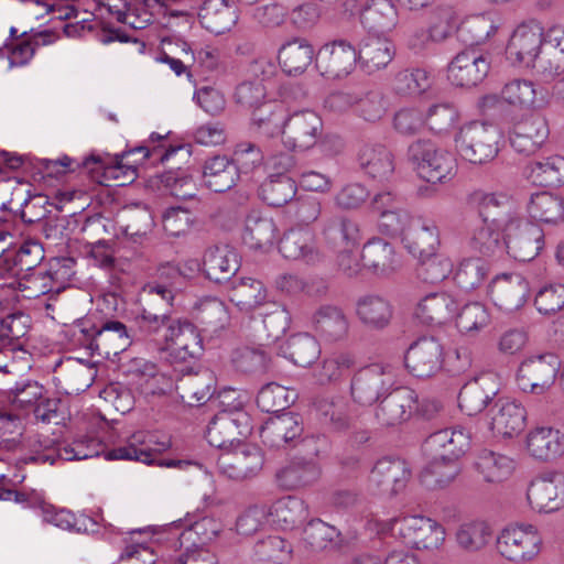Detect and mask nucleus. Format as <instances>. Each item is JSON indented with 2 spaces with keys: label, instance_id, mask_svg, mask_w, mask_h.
<instances>
[{
  "label": "nucleus",
  "instance_id": "nucleus-1",
  "mask_svg": "<svg viewBox=\"0 0 564 564\" xmlns=\"http://www.w3.org/2000/svg\"><path fill=\"white\" fill-rule=\"evenodd\" d=\"M137 336L149 350L165 354L172 365L197 359L204 349L198 328L187 319L173 318L167 312L143 308Z\"/></svg>",
  "mask_w": 564,
  "mask_h": 564
},
{
  "label": "nucleus",
  "instance_id": "nucleus-2",
  "mask_svg": "<svg viewBox=\"0 0 564 564\" xmlns=\"http://www.w3.org/2000/svg\"><path fill=\"white\" fill-rule=\"evenodd\" d=\"M182 149V147H170L166 150H163L161 147L149 149L148 147L140 145L112 159L93 153L77 165L86 169L91 177L100 184H104L110 177L117 178L116 172L123 169H126L124 175L127 178L133 181L137 177V165L144 160L155 158L158 162L164 163L171 155Z\"/></svg>",
  "mask_w": 564,
  "mask_h": 564
},
{
  "label": "nucleus",
  "instance_id": "nucleus-3",
  "mask_svg": "<svg viewBox=\"0 0 564 564\" xmlns=\"http://www.w3.org/2000/svg\"><path fill=\"white\" fill-rule=\"evenodd\" d=\"M229 394L226 393L220 400L224 406L208 423L206 438L208 443L225 452L242 444V441L251 433V417L243 410L242 401L232 405L226 403Z\"/></svg>",
  "mask_w": 564,
  "mask_h": 564
},
{
  "label": "nucleus",
  "instance_id": "nucleus-4",
  "mask_svg": "<svg viewBox=\"0 0 564 564\" xmlns=\"http://www.w3.org/2000/svg\"><path fill=\"white\" fill-rule=\"evenodd\" d=\"M408 158L415 165L419 175L430 183H443L456 173L455 156L437 148L432 141L419 139L408 149Z\"/></svg>",
  "mask_w": 564,
  "mask_h": 564
},
{
  "label": "nucleus",
  "instance_id": "nucleus-5",
  "mask_svg": "<svg viewBox=\"0 0 564 564\" xmlns=\"http://www.w3.org/2000/svg\"><path fill=\"white\" fill-rule=\"evenodd\" d=\"M542 536L533 524H514L501 530L496 540L498 553L509 562L527 563L541 552Z\"/></svg>",
  "mask_w": 564,
  "mask_h": 564
},
{
  "label": "nucleus",
  "instance_id": "nucleus-6",
  "mask_svg": "<svg viewBox=\"0 0 564 564\" xmlns=\"http://www.w3.org/2000/svg\"><path fill=\"white\" fill-rule=\"evenodd\" d=\"M456 148L464 160L473 164L487 163L499 152L498 131L486 123L470 122L460 129Z\"/></svg>",
  "mask_w": 564,
  "mask_h": 564
},
{
  "label": "nucleus",
  "instance_id": "nucleus-7",
  "mask_svg": "<svg viewBox=\"0 0 564 564\" xmlns=\"http://www.w3.org/2000/svg\"><path fill=\"white\" fill-rule=\"evenodd\" d=\"M560 368L561 361L554 354L528 357L518 368V386L525 393L545 394L554 384Z\"/></svg>",
  "mask_w": 564,
  "mask_h": 564
},
{
  "label": "nucleus",
  "instance_id": "nucleus-8",
  "mask_svg": "<svg viewBox=\"0 0 564 564\" xmlns=\"http://www.w3.org/2000/svg\"><path fill=\"white\" fill-rule=\"evenodd\" d=\"M322 133V118L313 110L303 109L285 118L281 138L286 149L304 152L318 143Z\"/></svg>",
  "mask_w": 564,
  "mask_h": 564
},
{
  "label": "nucleus",
  "instance_id": "nucleus-9",
  "mask_svg": "<svg viewBox=\"0 0 564 564\" xmlns=\"http://www.w3.org/2000/svg\"><path fill=\"white\" fill-rule=\"evenodd\" d=\"M171 445L172 442L170 437H163L159 441L154 440L153 435H150L148 441H145L142 438V434H134L127 445L116 447L108 452L107 458L130 459L147 465L156 464L163 467L183 468L184 466L191 465L189 460L184 459H158V455L167 451Z\"/></svg>",
  "mask_w": 564,
  "mask_h": 564
},
{
  "label": "nucleus",
  "instance_id": "nucleus-10",
  "mask_svg": "<svg viewBox=\"0 0 564 564\" xmlns=\"http://www.w3.org/2000/svg\"><path fill=\"white\" fill-rule=\"evenodd\" d=\"M503 231L505 247L518 261L533 260L544 247V232L536 224L514 218L505 225Z\"/></svg>",
  "mask_w": 564,
  "mask_h": 564
},
{
  "label": "nucleus",
  "instance_id": "nucleus-11",
  "mask_svg": "<svg viewBox=\"0 0 564 564\" xmlns=\"http://www.w3.org/2000/svg\"><path fill=\"white\" fill-rule=\"evenodd\" d=\"M391 530L403 543L417 550L437 549L445 540V529L422 516H409L393 521Z\"/></svg>",
  "mask_w": 564,
  "mask_h": 564
},
{
  "label": "nucleus",
  "instance_id": "nucleus-12",
  "mask_svg": "<svg viewBox=\"0 0 564 564\" xmlns=\"http://www.w3.org/2000/svg\"><path fill=\"white\" fill-rule=\"evenodd\" d=\"M490 69V55L470 46L459 52L447 66V78L457 87H475Z\"/></svg>",
  "mask_w": 564,
  "mask_h": 564
},
{
  "label": "nucleus",
  "instance_id": "nucleus-13",
  "mask_svg": "<svg viewBox=\"0 0 564 564\" xmlns=\"http://www.w3.org/2000/svg\"><path fill=\"white\" fill-rule=\"evenodd\" d=\"M417 410L414 390L400 387L384 394L375 408V420L380 427L393 429L408 422Z\"/></svg>",
  "mask_w": 564,
  "mask_h": 564
},
{
  "label": "nucleus",
  "instance_id": "nucleus-14",
  "mask_svg": "<svg viewBox=\"0 0 564 564\" xmlns=\"http://www.w3.org/2000/svg\"><path fill=\"white\" fill-rule=\"evenodd\" d=\"M392 375L383 366L372 364L359 369L351 378L350 394L360 405H372L392 387Z\"/></svg>",
  "mask_w": 564,
  "mask_h": 564
},
{
  "label": "nucleus",
  "instance_id": "nucleus-15",
  "mask_svg": "<svg viewBox=\"0 0 564 564\" xmlns=\"http://www.w3.org/2000/svg\"><path fill=\"white\" fill-rule=\"evenodd\" d=\"M444 349L435 337H421L410 345L404 364L408 371L419 379H427L443 368Z\"/></svg>",
  "mask_w": 564,
  "mask_h": 564
},
{
  "label": "nucleus",
  "instance_id": "nucleus-16",
  "mask_svg": "<svg viewBox=\"0 0 564 564\" xmlns=\"http://www.w3.org/2000/svg\"><path fill=\"white\" fill-rule=\"evenodd\" d=\"M142 318L143 312L134 318L135 327L130 329L117 319L102 321L94 344L96 355L108 358L124 351L132 343L144 345V340L137 336Z\"/></svg>",
  "mask_w": 564,
  "mask_h": 564
},
{
  "label": "nucleus",
  "instance_id": "nucleus-17",
  "mask_svg": "<svg viewBox=\"0 0 564 564\" xmlns=\"http://www.w3.org/2000/svg\"><path fill=\"white\" fill-rule=\"evenodd\" d=\"M217 463L228 478L243 480L256 476L262 469L264 458L258 446L242 443L224 452Z\"/></svg>",
  "mask_w": 564,
  "mask_h": 564
},
{
  "label": "nucleus",
  "instance_id": "nucleus-18",
  "mask_svg": "<svg viewBox=\"0 0 564 564\" xmlns=\"http://www.w3.org/2000/svg\"><path fill=\"white\" fill-rule=\"evenodd\" d=\"M527 498L530 506L544 512H553L564 506V475L547 471L535 477L529 485Z\"/></svg>",
  "mask_w": 564,
  "mask_h": 564
},
{
  "label": "nucleus",
  "instance_id": "nucleus-19",
  "mask_svg": "<svg viewBox=\"0 0 564 564\" xmlns=\"http://www.w3.org/2000/svg\"><path fill=\"white\" fill-rule=\"evenodd\" d=\"M500 390L496 375L482 373L467 381L458 393L459 409L467 415L482 412L491 402L495 403Z\"/></svg>",
  "mask_w": 564,
  "mask_h": 564
},
{
  "label": "nucleus",
  "instance_id": "nucleus-20",
  "mask_svg": "<svg viewBox=\"0 0 564 564\" xmlns=\"http://www.w3.org/2000/svg\"><path fill=\"white\" fill-rule=\"evenodd\" d=\"M356 58V47L339 39L324 44L318 50L316 66L324 77L340 78L354 69Z\"/></svg>",
  "mask_w": 564,
  "mask_h": 564
},
{
  "label": "nucleus",
  "instance_id": "nucleus-21",
  "mask_svg": "<svg viewBox=\"0 0 564 564\" xmlns=\"http://www.w3.org/2000/svg\"><path fill=\"white\" fill-rule=\"evenodd\" d=\"M543 31L541 23L535 20L518 25L507 45L509 57L525 66H531L542 50Z\"/></svg>",
  "mask_w": 564,
  "mask_h": 564
},
{
  "label": "nucleus",
  "instance_id": "nucleus-22",
  "mask_svg": "<svg viewBox=\"0 0 564 564\" xmlns=\"http://www.w3.org/2000/svg\"><path fill=\"white\" fill-rule=\"evenodd\" d=\"M549 133L546 119L541 115L532 113L514 122L509 140L514 151L520 154L530 155L543 145Z\"/></svg>",
  "mask_w": 564,
  "mask_h": 564
},
{
  "label": "nucleus",
  "instance_id": "nucleus-23",
  "mask_svg": "<svg viewBox=\"0 0 564 564\" xmlns=\"http://www.w3.org/2000/svg\"><path fill=\"white\" fill-rule=\"evenodd\" d=\"M410 477L411 470L404 459L382 457L370 471L369 486L379 492L395 495L405 488Z\"/></svg>",
  "mask_w": 564,
  "mask_h": 564
},
{
  "label": "nucleus",
  "instance_id": "nucleus-24",
  "mask_svg": "<svg viewBox=\"0 0 564 564\" xmlns=\"http://www.w3.org/2000/svg\"><path fill=\"white\" fill-rule=\"evenodd\" d=\"M468 206L477 212L482 221L495 226H503L514 219L513 205L503 193H488L475 189L467 195Z\"/></svg>",
  "mask_w": 564,
  "mask_h": 564
},
{
  "label": "nucleus",
  "instance_id": "nucleus-25",
  "mask_svg": "<svg viewBox=\"0 0 564 564\" xmlns=\"http://www.w3.org/2000/svg\"><path fill=\"white\" fill-rule=\"evenodd\" d=\"M182 373L175 382V390L182 402L189 405H200L207 402L216 390L217 379L215 373L208 368H199Z\"/></svg>",
  "mask_w": 564,
  "mask_h": 564
},
{
  "label": "nucleus",
  "instance_id": "nucleus-26",
  "mask_svg": "<svg viewBox=\"0 0 564 564\" xmlns=\"http://www.w3.org/2000/svg\"><path fill=\"white\" fill-rule=\"evenodd\" d=\"M530 293L528 281L520 274H502L489 285V295L501 311L513 312L524 305Z\"/></svg>",
  "mask_w": 564,
  "mask_h": 564
},
{
  "label": "nucleus",
  "instance_id": "nucleus-27",
  "mask_svg": "<svg viewBox=\"0 0 564 564\" xmlns=\"http://www.w3.org/2000/svg\"><path fill=\"white\" fill-rule=\"evenodd\" d=\"M54 380L66 394H78L94 382L97 369L94 364L82 359L67 358L54 368Z\"/></svg>",
  "mask_w": 564,
  "mask_h": 564
},
{
  "label": "nucleus",
  "instance_id": "nucleus-28",
  "mask_svg": "<svg viewBox=\"0 0 564 564\" xmlns=\"http://www.w3.org/2000/svg\"><path fill=\"white\" fill-rule=\"evenodd\" d=\"M490 429L503 437H512L523 431L527 411L521 403L498 398L489 410Z\"/></svg>",
  "mask_w": 564,
  "mask_h": 564
},
{
  "label": "nucleus",
  "instance_id": "nucleus-29",
  "mask_svg": "<svg viewBox=\"0 0 564 564\" xmlns=\"http://www.w3.org/2000/svg\"><path fill=\"white\" fill-rule=\"evenodd\" d=\"M551 93L545 88H538L533 82L514 78L501 89L502 100L516 108L541 110L549 106Z\"/></svg>",
  "mask_w": 564,
  "mask_h": 564
},
{
  "label": "nucleus",
  "instance_id": "nucleus-30",
  "mask_svg": "<svg viewBox=\"0 0 564 564\" xmlns=\"http://www.w3.org/2000/svg\"><path fill=\"white\" fill-rule=\"evenodd\" d=\"M395 47L384 36L368 34L356 46V63L368 74L387 67L393 59Z\"/></svg>",
  "mask_w": 564,
  "mask_h": 564
},
{
  "label": "nucleus",
  "instance_id": "nucleus-31",
  "mask_svg": "<svg viewBox=\"0 0 564 564\" xmlns=\"http://www.w3.org/2000/svg\"><path fill=\"white\" fill-rule=\"evenodd\" d=\"M314 332L325 341L344 340L349 333V318L337 305H321L312 315Z\"/></svg>",
  "mask_w": 564,
  "mask_h": 564
},
{
  "label": "nucleus",
  "instance_id": "nucleus-32",
  "mask_svg": "<svg viewBox=\"0 0 564 564\" xmlns=\"http://www.w3.org/2000/svg\"><path fill=\"white\" fill-rule=\"evenodd\" d=\"M402 242L419 259L434 256L440 246V232L431 219L415 218L409 226Z\"/></svg>",
  "mask_w": 564,
  "mask_h": 564
},
{
  "label": "nucleus",
  "instance_id": "nucleus-33",
  "mask_svg": "<svg viewBox=\"0 0 564 564\" xmlns=\"http://www.w3.org/2000/svg\"><path fill=\"white\" fill-rule=\"evenodd\" d=\"M239 267L238 253L229 246H213L204 253L203 270L215 283L230 282Z\"/></svg>",
  "mask_w": 564,
  "mask_h": 564
},
{
  "label": "nucleus",
  "instance_id": "nucleus-34",
  "mask_svg": "<svg viewBox=\"0 0 564 564\" xmlns=\"http://www.w3.org/2000/svg\"><path fill=\"white\" fill-rule=\"evenodd\" d=\"M322 236L333 248L350 249L359 245L361 229L356 218L337 214L325 219Z\"/></svg>",
  "mask_w": 564,
  "mask_h": 564
},
{
  "label": "nucleus",
  "instance_id": "nucleus-35",
  "mask_svg": "<svg viewBox=\"0 0 564 564\" xmlns=\"http://www.w3.org/2000/svg\"><path fill=\"white\" fill-rule=\"evenodd\" d=\"M426 446L434 455L457 463L468 451L470 436L464 427L445 429L431 434Z\"/></svg>",
  "mask_w": 564,
  "mask_h": 564
},
{
  "label": "nucleus",
  "instance_id": "nucleus-36",
  "mask_svg": "<svg viewBox=\"0 0 564 564\" xmlns=\"http://www.w3.org/2000/svg\"><path fill=\"white\" fill-rule=\"evenodd\" d=\"M359 167L371 178L388 181L394 173V155L383 144H364L357 155Z\"/></svg>",
  "mask_w": 564,
  "mask_h": 564
},
{
  "label": "nucleus",
  "instance_id": "nucleus-37",
  "mask_svg": "<svg viewBox=\"0 0 564 564\" xmlns=\"http://www.w3.org/2000/svg\"><path fill=\"white\" fill-rule=\"evenodd\" d=\"M239 176V167L226 155H215L204 162L203 183L215 193L231 189L237 184Z\"/></svg>",
  "mask_w": 564,
  "mask_h": 564
},
{
  "label": "nucleus",
  "instance_id": "nucleus-38",
  "mask_svg": "<svg viewBox=\"0 0 564 564\" xmlns=\"http://www.w3.org/2000/svg\"><path fill=\"white\" fill-rule=\"evenodd\" d=\"M356 316L370 329L381 330L388 327L393 318L391 302L379 294H365L356 302Z\"/></svg>",
  "mask_w": 564,
  "mask_h": 564
},
{
  "label": "nucleus",
  "instance_id": "nucleus-39",
  "mask_svg": "<svg viewBox=\"0 0 564 564\" xmlns=\"http://www.w3.org/2000/svg\"><path fill=\"white\" fill-rule=\"evenodd\" d=\"M457 313L455 299L445 292L430 293L416 305L414 315L425 325H442Z\"/></svg>",
  "mask_w": 564,
  "mask_h": 564
},
{
  "label": "nucleus",
  "instance_id": "nucleus-40",
  "mask_svg": "<svg viewBox=\"0 0 564 564\" xmlns=\"http://www.w3.org/2000/svg\"><path fill=\"white\" fill-rule=\"evenodd\" d=\"M279 251L286 259L303 260L306 263H315L321 259L314 234L306 228L291 229L285 232L280 240Z\"/></svg>",
  "mask_w": 564,
  "mask_h": 564
},
{
  "label": "nucleus",
  "instance_id": "nucleus-41",
  "mask_svg": "<svg viewBox=\"0 0 564 564\" xmlns=\"http://www.w3.org/2000/svg\"><path fill=\"white\" fill-rule=\"evenodd\" d=\"M529 454L541 462H551L564 453V435L553 427H535L527 435Z\"/></svg>",
  "mask_w": 564,
  "mask_h": 564
},
{
  "label": "nucleus",
  "instance_id": "nucleus-42",
  "mask_svg": "<svg viewBox=\"0 0 564 564\" xmlns=\"http://www.w3.org/2000/svg\"><path fill=\"white\" fill-rule=\"evenodd\" d=\"M321 477V467L313 460L295 458L275 474L278 485L284 490H297L315 484Z\"/></svg>",
  "mask_w": 564,
  "mask_h": 564
},
{
  "label": "nucleus",
  "instance_id": "nucleus-43",
  "mask_svg": "<svg viewBox=\"0 0 564 564\" xmlns=\"http://www.w3.org/2000/svg\"><path fill=\"white\" fill-rule=\"evenodd\" d=\"M198 18L202 26L216 35L230 31L237 22V14L227 0H205Z\"/></svg>",
  "mask_w": 564,
  "mask_h": 564
},
{
  "label": "nucleus",
  "instance_id": "nucleus-44",
  "mask_svg": "<svg viewBox=\"0 0 564 564\" xmlns=\"http://www.w3.org/2000/svg\"><path fill=\"white\" fill-rule=\"evenodd\" d=\"M314 57L313 45L304 37H294L283 44L278 54L279 63L288 75H301Z\"/></svg>",
  "mask_w": 564,
  "mask_h": 564
},
{
  "label": "nucleus",
  "instance_id": "nucleus-45",
  "mask_svg": "<svg viewBox=\"0 0 564 564\" xmlns=\"http://www.w3.org/2000/svg\"><path fill=\"white\" fill-rule=\"evenodd\" d=\"M269 521L282 530H293L302 525L308 512L303 500L284 497L268 507Z\"/></svg>",
  "mask_w": 564,
  "mask_h": 564
},
{
  "label": "nucleus",
  "instance_id": "nucleus-46",
  "mask_svg": "<svg viewBox=\"0 0 564 564\" xmlns=\"http://www.w3.org/2000/svg\"><path fill=\"white\" fill-rule=\"evenodd\" d=\"M276 232V225L271 217L252 210L246 218L242 239L250 248L262 249L273 245Z\"/></svg>",
  "mask_w": 564,
  "mask_h": 564
},
{
  "label": "nucleus",
  "instance_id": "nucleus-47",
  "mask_svg": "<svg viewBox=\"0 0 564 564\" xmlns=\"http://www.w3.org/2000/svg\"><path fill=\"white\" fill-rule=\"evenodd\" d=\"M228 296L240 311L248 312L265 301L267 290L260 280L240 278L229 282Z\"/></svg>",
  "mask_w": 564,
  "mask_h": 564
},
{
  "label": "nucleus",
  "instance_id": "nucleus-48",
  "mask_svg": "<svg viewBox=\"0 0 564 564\" xmlns=\"http://www.w3.org/2000/svg\"><path fill=\"white\" fill-rule=\"evenodd\" d=\"M362 25L372 32H389L398 23V12L390 0H370L360 13Z\"/></svg>",
  "mask_w": 564,
  "mask_h": 564
},
{
  "label": "nucleus",
  "instance_id": "nucleus-49",
  "mask_svg": "<svg viewBox=\"0 0 564 564\" xmlns=\"http://www.w3.org/2000/svg\"><path fill=\"white\" fill-rule=\"evenodd\" d=\"M527 177L536 185L556 187L564 184V158L552 155L525 166Z\"/></svg>",
  "mask_w": 564,
  "mask_h": 564
},
{
  "label": "nucleus",
  "instance_id": "nucleus-50",
  "mask_svg": "<svg viewBox=\"0 0 564 564\" xmlns=\"http://www.w3.org/2000/svg\"><path fill=\"white\" fill-rule=\"evenodd\" d=\"M491 528L482 521H471L460 524L455 532L456 547L466 554L481 552L490 542Z\"/></svg>",
  "mask_w": 564,
  "mask_h": 564
},
{
  "label": "nucleus",
  "instance_id": "nucleus-51",
  "mask_svg": "<svg viewBox=\"0 0 564 564\" xmlns=\"http://www.w3.org/2000/svg\"><path fill=\"white\" fill-rule=\"evenodd\" d=\"M0 259L8 270L18 268L20 272H29L41 264L44 259V249L41 243L33 240L24 241L14 252L8 251L7 246L2 245Z\"/></svg>",
  "mask_w": 564,
  "mask_h": 564
},
{
  "label": "nucleus",
  "instance_id": "nucleus-52",
  "mask_svg": "<svg viewBox=\"0 0 564 564\" xmlns=\"http://www.w3.org/2000/svg\"><path fill=\"white\" fill-rule=\"evenodd\" d=\"M292 545L279 535H269L256 542L252 564H285L292 554Z\"/></svg>",
  "mask_w": 564,
  "mask_h": 564
},
{
  "label": "nucleus",
  "instance_id": "nucleus-53",
  "mask_svg": "<svg viewBox=\"0 0 564 564\" xmlns=\"http://www.w3.org/2000/svg\"><path fill=\"white\" fill-rule=\"evenodd\" d=\"M528 212L539 221L556 224L564 220V199L549 192L535 193L531 195Z\"/></svg>",
  "mask_w": 564,
  "mask_h": 564
},
{
  "label": "nucleus",
  "instance_id": "nucleus-54",
  "mask_svg": "<svg viewBox=\"0 0 564 564\" xmlns=\"http://www.w3.org/2000/svg\"><path fill=\"white\" fill-rule=\"evenodd\" d=\"M361 261L376 273L391 272L395 269L394 249L389 242L375 238L364 246Z\"/></svg>",
  "mask_w": 564,
  "mask_h": 564
},
{
  "label": "nucleus",
  "instance_id": "nucleus-55",
  "mask_svg": "<svg viewBox=\"0 0 564 564\" xmlns=\"http://www.w3.org/2000/svg\"><path fill=\"white\" fill-rule=\"evenodd\" d=\"M459 474L458 463L434 455V458L421 470L420 481L430 490L448 486Z\"/></svg>",
  "mask_w": 564,
  "mask_h": 564
},
{
  "label": "nucleus",
  "instance_id": "nucleus-56",
  "mask_svg": "<svg viewBox=\"0 0 564 564\" xmlns=\"http://www.w3.org/2000/svg\"><path fill=\"white\" fill-rule=\"evenodd\" d=\"M234 368L245 375L265 373L271 367V357L260 347L241 346L231 352Z\"/></svg>",
  "mask_w": 564,
  "mask_h": 564
},
{
  "label": "nucleus",
  "instance_id": "nucleus-57",
  "mask_svg": "<svg viewBox=\"0 0 564 564\" xmlns=\"http://www.w3.org/2000/svg\"><path fill=\"white\" fill-rule=\"evenodd\" d=\"M475 466L487 482L503 481L512 474L514 468L511 458L487 449L478 455Z\"/></svg>",
  "mask_w": 564,
  "mask_h": 564
},
{
  "label": "nucleus",
  "instance_id": "nucleus-58",
  "mask_svg": "<svg viewBox=\"0 0 564 564\" xmlns=\"http://www.w3.org/2000/svg\"><path fill=\"white\" fill-rule=\"evenodd\" d=\"M296 399L297 393L294 389L270 382L258 392L257 405L262 412L278 413L290 408Z\"/></svg>",
  "mask_w": 564,
  "mask_h": 564
},
{
  "label": "nucleus",
  "instance_id": "nucleus-59",
  "mask_svg": "<svg viewBox=\"0 0 564 564\" xmlns=\"http://www.w3.org/2000/svg\"><path fill=\"white\" fill-rule=\"evenodd\" d=\"M295 194L296 183L289 175L269 176L260 186L261 198L273 207L291 203Z\"/></svg>",
  "mask_w": 564,
  "mask_h": 564
},
{
  "label": "nucleus",
  "instance_id": "nucleus-60",
  "mask_svg": "<svg viewBox=\"0 0 564 564\" xmlns=\"http://www.w3.org/2000/svg\"><path fill=\"white\" fill-rule=\"evenodd\" d=\"M500 227L482 221L471 234L469 240L470 249L484 257H494L501 252L505 243Z\"/></svg>",
  "mask_w": 564,
  "mask_h": 564
},
{
  "label": "nucleus",
  "instance_id": "nucleus-61",
  "mask_svg": "<svg viewBox=\"0 0 564 564\" xmlns=\"http://www.w3.org/2000/svg\"><path fill=\"white\" fill-rule=\"evenodd\" d=\"M284 108L276 101H262L251 110V122L268 135L281 133L285 120Z\"/></svg>",
  "mask_w": 564,
  "mask_h": 564
},
{
  "label": "nucleus",
  "instance_id": "nucleus-62",
  "mask_svg": "<svg viewBox=\"0 0 564 564\" xmlns=\"http://www.w3.org/2000/svg\"><path fill=\"white\" fill-rule=\"evenodd\" d=\"M285 355L300 367L311 366L321 355L316 338L310 334H296L289 338Z\"/></svg>",
  "mask_w": 564,
  "mask_h": 564
},
{
  "label": "nucleus",
  "instance_id": "nucleus-63",
  "mask_svg": "<svg viewBox=\"0 0 564 564\" xmlns=\"http://www.w3.org/2000/svg\"><path fill=\"white\" fill-rule=\"evenodd\" d=\"M314 408L334 431L345 432L355 426L354 420L347 414L345 404L339 400L321 397L314 401Z\"/></svg>",
  "mask_w": 564,
  "mask_h": 564
},
{
  "label": "nucleus",
  "instance_id": "nucleus-64",
  "mask_svg": "<svg viewBox=\"0 0 564 564\" xmlns=\"http://www.w3.org/2000/svg\"><path fill=\"white\" fill-rule=\"evenodd\" d=\"M488 264L481 258H467L459 262L454 281L464 291L479 288L488 275Z\"/></svg>",
  "mask_w": 564,
  "mask_h": 564
}]
</instances>
